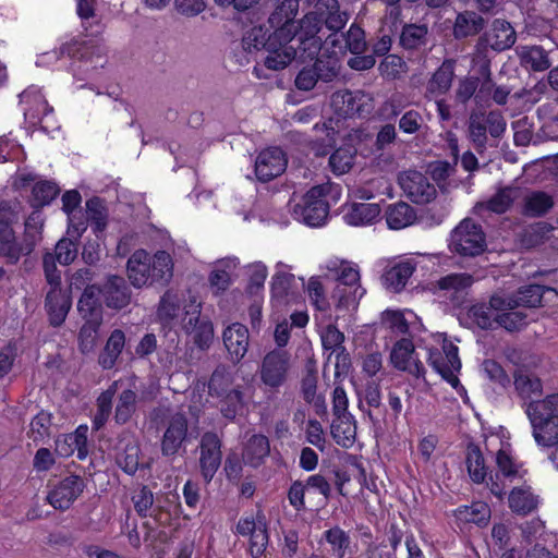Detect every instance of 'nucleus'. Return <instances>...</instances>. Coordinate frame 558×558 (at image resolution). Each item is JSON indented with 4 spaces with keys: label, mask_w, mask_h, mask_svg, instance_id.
<instances>
[{
    "label": "nucleus",
    "mask_w": 558,
    "mask_h": 558,
    "mask_svg": "<svg viewBox=\"0 0 558 558\" xmlns=\"http://www.w3.org/2000/svg\"><path fill=\"white\" fill-rule=\"evenodd\" d=\"M181 326L183 331L192 338L196 348L208 350L214 341V324L208 316L202 315V304L192 302L184 306Z\"/></svg>",
    "instance_id": "0eeeda50"
},
{
    "label": "nucleus",
    "mask_w": 558,
    "mask_h": 558,
    "mask_svg": "<svg viewBox=\"0 0 558 558\" xmlns=\"http://www.w3.org/2000/svg\"><path fill=\"white\" fill-rule=\"evenodd\" d=\"M517 187H500L488 201L478 203L476 207L485 208L488 211L501 215L510 209L517 197Z\"/></svg>",
    "instance_id": "ea45409f"
},
{
    "label": "nucleus",
    "mask_w": 558,
    "mask_h": 558,
    "mask_svg": "<svg viewBox=\"0 0 558 558\" xmlns=\"http://www.w3.org/2000/svg\"><path fill=\"white\" fill-rule=\"evenodd\" d=\"M398 181L413 203L427 204L436 197L437 192L434 184L420 171H404L399 174Z\"/></svg>",
    "instance_id": "4468645a"
},
{
    "label": "nucleus",
    "mask_w": 558,
    "mask_h": 558,
    "mask_svg": "<svg viewBox=\"0 0 558 558\" xmlns=\"http://www.w3.org/2000/svg\"><path fill=\"white\" fill-rule=\"evenodd\" d=\"M490 508L487 504L482 501L473 502L470 506L460 507L457 510V518L460 521L474 523L478 526L487 525L490 519Z\"/></svg>",
    "instance_id": "09e8293b"
},
{
    "label": "nucleus",
    "mask_w": 558,
    "mask_h": 558,
    "mask_svg": "<svg viewBox=\"0 0 558 558\" xmlns=\"http://www.w3.org/2000/svg\"><path fill=\"white\" fill-rule=\"evenodd\" d=\"M509 508L519 515H527L538 505V498L531 492V487H514L508 497Z\"/></svg>",
    "instance_id": "4c0bfd02"
},
{
    "label": "nucleus",
    "mask_w": 558,
    "mask_h": 558,
    "mask_svg": "<svg viewBox=\"0 0 558 558\" xmlns=\"http://www.w3.org/2000/svg\"><path fill=\"white\" fill-rule=\"evenodd\" d=\"M101 324L102 322L84 320L77 336L78 350L82 354L86 355L95 350Z\"/></svg>",
    "instance_id": "864d4df0"
},
{
    "label": "nucleus",
    "mask_w": 558,
    "mask_h": 558,
    "mask_svg": "<svg viewBox=\"0 0 558 558\" xmlns=\"http://www.w3.org/2000/svg\"><path fill=\"white\" fill-rule=\"evenodd\" d=\"M86 487L80 475L71 474L59 481L47 495V501L57 510H68Z\"/></svg>",
    "instance_id": "9b49d317"
},
{
    "label": "nucleus",
    "mask_w": 558,
    "mask_h": 558,
    "mask_svg": "<svg viewBox=\"0 0 558 558\" xmlns=\"http://www.w3.org/2000/svg\"><path fill=\"white\" fill-rule=\"evenodd\" d=\"M448 247L461 257H476L486 248V235L481 225L472 219H463L450 233Z\"/></svg>",
    "instance_id": "20e7f679"
},
{
    "label": "nucleus",
    "mask_w": 558,
    "mask_h": 558,
    "mask_svg": "<svg viewBox=\"0 0 558 558\" xmlns=\"http://www.w3.org/2000/svg\"><path fill=\"white\" fill-rule=\"evenodd\" d=\"M330 434L337 445L350 448L354 444L356 436L354 416L348 414V416L335 417L330 425Z\"/></svg>",
    "instance_id": "f704fd0d"
},
{
    "label": "nucleus",
    "mask_w": 558,
    "mask_h": 558,
    "mask_svg": "<svg viewBox=\"0 0 558 558\" xmlns=\"http://www.w3.org/2000/svg\"><path fill=\"white\" fill-rule=\"evenodd\" d=\"M198 469L202 480L209 484L222 463V440L215 432H205L197 446Z\"/></svg>",
    "instance_id": "1a4fd4ad"
},
{
    "label": "nucleus",
    "mask_w": 558,
    "mask_h": 558,
    "mask_svg": "<svg viewBox=\"0 0 558 558\" xmlns=\"http://www.w3.org/2000/svg\"><path fill=\"white\" fill-rule=\"evenodd\" d=\"M50 290L45 298V310L48 315L50 326L60 327L65 322V318L72 306V299L70 294L61 289V286L48 283Z\"/></svg>",
    "instance_id": "6ab92c4d"
},
{
    "label": "nucleus",
    "mask_w": 558,
    "mask_h": 558,
    "mask_svg": "<svg viewBox=\"0 0 558 558\" xmlns=\"http://www.w3.org/2000/svg\"><path fill=\"white\" fill-rule=\"evenodd\" d=\"M546 291L555 292V289L542 286V284H526L520 287L515 293H513V304L515 307L536 308L542 306L544 293Z\"/></svg>",
    "instance_id": "c9c22d12"
},
{
    "label": "nucleus",
    "mask_w": 558,
    "mask_h": 558,
    "mask_svg": "<svg viewBox=\"0 0 558 558\" xmlns=\"http://www.w3.org/2000/svg\"><path fill=\"white\" fill-rule=\"evenodd\" d=\"M521 64L531 71L542 72L551 66L547 51L541 46L525 48L520 54Z\"/></svg>",
    "instance_id": "8fccbe9b"
},
{
    "label": "nucleus",
    "mask_w": 558,
    "mask_h": 558,
    "mask_svg": "<svg viewBox=\"0 0 558 558\" xmlns=\"http://www.w3.org/2000/svg\"><path fill=\"white\" fill-rule=\"evenodd\" d=\"M317 73L318 82L330 83L340 74V62L336 56H320L312 65Z\"/></svg>",
    "instance_id": "4d7b16f0"
},
{
    "label": "nucleus",
    "mask_w": 558,
    "mask_h": 558,
    "mask_svg": "<svg viewBox=\"0 0 558 558\" xmlns=\"http://www.w3.org/2000/svg\"><path fill=\"white\" fill-rule=\"evenodd\" d=\"M298 0H283L268 19L269 26L257 25L246 31L241 40L243 51L256 62L254 74L262 77L260 65L271 71L286 69L296 56L291 44L295 37L294 19Z\"/></svg>",
    "instance_id": "f257e3e1"
},
{
    "label": "nucleus",
    "mask_w": 558,
    "mask_h": 558,
    "mask_svg": "<svg viewBox=\"0 0 558 558\" xmlns=\"http://www.w3.org/2000/svg\"><path fill=\"white\" fill-rule=\"evenodd\" d=\"M306 19L314 20V28L319 33L323 26L339 32L348 21V14L340 11L338 0H317L314 11L306 15Z\"/></svg>",
    "instance_id": "f8f14e48"
},
{
    "label": "nucleus",
    "mask_w": 558,
    "mask_h": 558,
    "mask_svg": "<svg viewBox=\"0 0 558 558\" xmlns=\"http://www.w3.org/2000/svg\"><path fill=\"white\" fill-rule=\"evenodd\" d=\"M385 218L389 229L400 230L414 223L416 211L411 205L400 201L387 206Z\"/></svg>",
    "instance_id": "7c9ffc66"
},
{
    "label": "nucleus",
    "mask_w": 558,
    "mask_h": 558,
    "mask_svg": "<svg viewBox=\"0 0 558 558\" xmlns=\"http://www.w3.org/2000/svg\"><path fill=\"white\" fill-rule=\"evenodd\" d=\"M287 157L279 147L262 150L255 160V174L258 181L269 182L286 171Z\"/></svg>",
    "instance_id": "a211bd4d"
},
{
    "label": "nucleus",
    "mask_w": 558,
    "mask_h": 558,
    "mask_svg": "<svg viewBox=\"0 0 558 558\" xmlns=\"http://www.w3.org/2000/svg\"><path fill=\"white\" fill-rule=\"evenodd\" d=\"M345 41V47L353 54L364 53L367 48L365 32L356 23H353L345 34L341 35Z\"/></svg>",
    "instance_id": "69168bd1"
},
{
    "label": "nucleus",
    "mask_w": 558,
    "mask_h": 558,
    "mask_svg": "<svg viewBox=\"0 0 558 558\" xmlns=\"http://www.w3.org/2000/svg\"><path fill=\"white\" fill-rule=\"evenodd\" d=\"M223 344L233 364H238L246 354L250 335L246 326L233 323L222 333Z\"/></svg>",
    "instance_id": "412c9836"
},
{
    "label": "nucleus",
    "mask_w": 558,
    "mask_h": 558,
    "mask_svg": "<svg viewBox=\"0 0 558 558\" xmlns=\"http://www.w3.org/2000/svg\"><path fill=\"white\" fill-rule=\"evenodd\" d=\"M294 276L292 274L277 270L271 278V302L275 306H281L287 303L288 291Z\"/></svg>",
    "instance_id": "6e6d98bb"
},
{
    "label": "nucleus",
    "mask_w": 558,
    "mask_h": 558,
    "mask_svg": "<svg viewBox=\"0 0 558 558\" xmlns=\"http://www.w3.org/2000/svg\"><path fill=\"white\" fill-rule=\"evenodd\" d=\"M59 194L60 187L56 182L49 180L36 182L32 190V207L43 208L50 205Z\"/></svg>",
    "instance_id": "3c124183"
},
{
    "label": "nucleus",
    "mask_w": 558,
    "mask_h": 558,
    "mask_svg": "<svg viewBox=\"0 0 558 558\" xmlns=\"http://www.w3.org/2000/svg\"><path fill=\"white\" fill-rule=\"evenodd\" d=\"M305 490H312L313 496L315 493L323 496L315 502L316 510L327 505L331 496L330 483L319 473L310 475L305 481H293L288 489L287 498L290 506L298 512L308 510L305 502ZM310 510L313 509L310 508Z\"/></svg>",
    "instance_id": "423d86ee"
},
{
    "label": "nucleus",
    "mask_w": 558,
    "mask_h": 558,
    "mask_svg": "<svg viewBox=\"0 0 558 558\" xmlns=\"http://www.w3.org/2000/svg\"><path fill=\"white\" fill-rule=\"evenodd\" d=\"M465 464L470 478L475 484L489 482L488 468L485 464L484 456L478 445L470 442L466 447Z\"/></svg>",
    "instance_id": "c85d7f7f"
},
{
    "label": "nucleus",
    "mask_w": 558,
    "mask_h": 558,
    "mask_svg": "<svg viewBox=\"0 0 558 558\" xmlns=\"http://www.w3.org/2000/svg\"><path fill=\"white\" fill-rule=\"evenodd\" d=\"M517 40V34L512 25L504 19H495L490 29L483 33L476 44L477 50L490 47L495 51H504L511 48Z\"/></svg>",
    "instance_id": "dca6fc26"
},
{
    "label": "nucleus",
    "mask_w": 558,
    "mask_h": 558,
    "mask_svg": "<svg viewBox=\"0 0 558 558\" xmlns=\"http://www.w3.org/2000/svg\"><path fill=\"white\" fill-rule=\"evenodd\" d=\"M378 204L354 203L344 215V220L351 226L371 225L380 216Z\"/></svg>",
    "instance_id": "e433bc0d"
},
{
    "label": "nucleus",
    "mask_w": 558,
    "mask_h": 558,
    "mask_svg": "<svg viewBox=\"0 0 558 558\" xmlns=\"http://www.w3.org/2000/svg\"><path fill=\"white\" fill-rule=\"evenodd\" d=\"M125 345V333L121 329L111 331L102 351L98 356V364L102 369H111L114 367L120 354Z\"/></svg>",
    "instance_id": "2f4dec72"
},
{
    "label": "nucleus",
    "mask_w": 558,
    "mask_h": 558,
    "mask_svg": "<svg viewBox=\"0 0 558 558\" xmlns=\"http://www.w3.org/2000/svg\"><path fill=\"white\" fill-rule=\"evenodd\" d=\"M538 446L553 447L558 445V417L532 430Z\"/></svg>",
    "instance_id": "338daca9"
},
{
    "label": "nucleus",
    "mask_w": 558,
    "mask_h": 558,
    "mask_svg": "<svg viewBox=\"0 0 558 558\" xmlns=\"http://www.w3.org/2000/svg\"><path fill=\"white\" fill-rule=\"evenodd\" d=\"M234 377L230 368L225 364H219L211 373L208 383V395L211 398H218L232 390Z\"/></svg>",
    "instance_id": "a19ab883"
},
{
    "label": "nucleus",
    "mask_w": 558,
    "mask_h": 558,
    "mask_svg": "<svg viewBox=\"0 0 558 558\" xmlns=\"http://www.w3.org/2000/svg\"><path fill=\"white\" fill-rule=\"evenodd\" d=\"M324 537L331 545L333 551L337 553L338 558H343L350 546L349 534L339 526H333L324 532Z\"/></svg>",
    "instance_id": "774afa93"
},
{
    "label": "nucleus",
    "mask_w": 558,
    "mask_h": 558,
    "mask_svg": "<svg viewBox=\"0 0 558 558\" xmlns=\"http://www.w3.org/2000/svg\"><path fill=\"white\" fill-rule=\"evenodd\" d=\"M525 413L530 420L532 430L556 421L558 417V393L547 396L543 400L526 403Z\"/></svg>",
    "instance_id": "4be33fe9"
},
{
    "label": "nucleus",
    "mask_w": 558,
    "mask_h": 558,
    "mask_svg": "<svg viewBox=\"0 0 558 558\" xmlns=\"http://www.w3.org/2000/svg\"><path fill=\"white\" fill-rule=\"evenodd\" d=\"M468 318L482 330H495L497 324V314L494 316L486 303H476L466 312Z\"/></svg>",
    "instance_id": "5fc2aeb1"
},
{
    "label": "nucleus",
    "mask_w": 558,
    "mask_h": 558,
    "mask_svg": "<svg viewBox=\"0 0 558 558\" xmlns=\"http://www.w3.org/2000/svg\"><path fill=\"white\" fill-rule=\"evenodd\" d=\"M496 464L498 470L496 473H489L487 486L492 494L501 499L505 495L506 487L501 477L509 480L517 477L519 475L520 464L504 449L497 451Z\"/></svg>",
    "instance_id": "aec40b11"
},
{
    "label": "nucleus",
    "mask_w": 558,
    "mask_h": 558,
    "mask_svg": "<svg viewBox=\"0 0 558 558\" xmlns=\"http://www.w3.org/2000/svg\"><path fill=\"white\" fill-rule=\"evenodd\" d=\"M141 448L130 435L119 440L117 445L116 462L129 475H134L140 465Z\"/></svg>",
    "instance_id": "393cba45"
},
{
    "label": "nucleus",
    "mask_w": 558,
    "mask_h": 558,
    "mask_svg": "<svg viewBox=\"0 0 558 558\" xmlns=\"http://www.w3.org/2000/svg\"><path fill=\"white\" fill-rule=\"evenodd\" d=\"M329 192L327 185H315L311 187L301 201L291 208L293 218L310 227H320L326 223L330 206L326 199Z\"/></svg>",
    "instance_id": "7ed1b4c3"
},
{
    "label": "nucleus",
    "mask_w": 558,
    "mask_h": 558,
    "mask_svg": "<svg viewBox=\"0 0 558 558\" xmlns=\"http://www.w3.org/2000/svg\"><path fill=\"white\" fill-rule=\"evenodd\" d=\"M402 541V532L391 526L387 539L371 542L364 551L365 558H397L396 550Z\"/></svg>",
    "instance_id": "c756f323"
},
{
    "label": "nucleus",
    "mask_w": 558,
    "mask_h": 558,
    "mask_svg": "<svg viewBox=\"0 0 558 558\" xmlns=\"http://www.w3.org/2000/svg\"><path fill=\"white\" fill-rule=\"evenodd\" d=\"M137 395L132 389H124L118 398L114 410V422L118 425L129 423L136 412Z\"/></svg>",
    "instance_id": "de8ad7c7"
},
{
    "label": "nucleus",
    "mask_w": 558,
    "mask_h": 558,
    "mask_svg": "<svg viewBox=\"0 0 558 558\" xmlns=\"http://www.w3.org/2000/svg\"><path fill=\"white\" fill-rule=\"evenodd\" d=\"M355 149L351 146L337 148L329 157V167L337 174H343L351 170L354 163Z\"/></svg>",
    "instance_id": "052dcab7"
},
{
    "label": "nucleus",
    "mask_w": 558,
    "mask_h": 558,
    "mask_svg": "<svg viewBox=\"0 0 558 558\" xmlns=\"http://www.w3.org/2000/svg\"><path fill=\"white\" fill-rule=\"evenodd\" d=\"M514 389L520 398L529 399L533 396L539 397L543 392L542 380L534 374L525 371L514 373Z\"/></svg>",
    "instance_id": "49530a36"
},
{
    "label": "nucleus",
    "mask_w": 558,
    "mask_h": 558,
    "mask_svg": "<svg viewBox=\"0 0 558 558\" xmlns=\"http://www.w3.org/2000/svg\"><path fill=\"white\" fill-rule=\"evenodd\" d=\"M486 26V20L475 11L465 10L456 16L452 34L458 40L481 34Z\"/></svg>",
    "instance_id": "a878e982"
},
{
    "label": "nucleus",
    "mask_w": 558,
    "mask_h": 558,
    "mask_svg": "<svg viewBox=\"0 0 558 558\" xmlns=\"http://www.w3.org/2000/svg\"><path fill=\"white\" fill-rule=\"evenodd\" d=\"M189 434V420L182 412L172 414L163 432L160 450L163 457H174L179 453Z\"/></svg>",
    "instance_id": "ddd939ff"
},
{
    "label": "nucleus",
    "mask_w": 558,
    "mask_h": 558,
    "mask_svg": "<svg viewBox=\"0 0 558 558\" xmlns=\"http://www.w3.org/2000/svg\"><path fill=\"white\" fill-rule=\"evenodd\" d=\"M182 308V298L173 290H167L160 298L157 317L162 325L171 324L178 318Z\"/></svg>",
    "instance_id": "79ce46f5"
},
{
    "label": "nucleus",
    "mask_w": 558,
    "mask_h": 558,
    "mask_svg": "<svg viewBox=\"0 0 558 558\" xmlns=\"http://www.w3.org/2000/svg\"><path fill=\"white\" fill-rule=\"evenodd\" d=\"M291 369V354L284 349H272L265 354L258 368L262 384L272 392L286 385Z\"/></svg>",
    "instance_id": "39448f33"
},
{
    "label": "nucleus",
    "mask_w": 558,
    "mask_h": 558,
    "mask_svg": "<svg viewBox=\"0 0 558 558\" xmlns=\"http://www.w3.org/2000/svg\"><path fill=\"white\" fill-rule=\"evenodd\" d=\"M12 213L0 207V257L9 265H16L22 256L29 255L35 248V241L25 239L20 243L12 228Z\"/></svg>",
    "instance_id": "6e6552de"
},
{
    "label": "nucleus",
    "mask_w": 558,
    "mask_h": 558,
    "mask_svg": "<svg viewBox=\"0 0 558 558\" xmlns=\"http://www.w3.org/2000/svg\"><path fill=\"white\" fill-rule=\"evenodd\" d=\"M53 54L57 59L66 56L74 61L93 63L94 47L85 41L72 39L61 45L59 49L53 50Z\"/></svg>",
    "instance_id": "37998d69"
},
{
    "label": "nucleus",
    "mask_w": 558,
    "mask_h": 558,
    "mask_svg": "<svg viewBox=\"0 0 558 558\" xmlns=\"http://www.w3.org/2000/svg\"><path fill=\"white\" fill-rule=\"evenodd\" d=\"M101 299L106 307L112 311H121L128 307L132 301V290L126 280L119 275H108L99 284Z\"/></svg>",
    "instance_id": "2eb2a0df"
},
{
    "label": "nucleus",
    "mask_w": 558,
    "mask_h": 558,
    "mask_svg": "<svg viewBox=\"0 0 558 558\" xmlns=\"http://www.w3.org/2000/svg\"><path fill=\"white\" fill-rule=\"evenodd\" d=\"M468 138L477 154L483 155L487 149V128L483 114L472 113L468 121Z\"/></svg>",
    "instance_id": "c03bdc74"
},
{
    "label": "nucleus",
    "mask_w": 558,
    "mask_h": 558,
    "mask_svg": "<svg viewBox=\"0 0 558 558\" xmlns=\"http://www.w3.org/2000/svg\"><path fill=\"white\" fill-rule=\"evenodd\" d=\"M415 269L416 265L411 260L399 262L385 270L381 276L383 284L392 292H400Z\"/></svg>",
    "instance_id": "bb28decb"
},
{
    "label": "nucleus",
    "mask_w": 558,
    "mask_h": 558,
    "mask_svg": "<svg viewBox=\"0 0 558 558\" xmlns=\"http://www.w3.org/2000/svg\"><path fill=\"white\" fill-rule=\"evenodd\" d=\"M270 453L268 437L262 434L251 436L244 447L243 457L247 464L258 468Z\"/></svg>",
    "instance_id": "72a5a7b5"
},
{
    "label": "nucleus",
    "mask_w": 558,
    "mask_h": 558,
    "mask_svg": "<svg viewBox=\"0 0 558 558\" xmlns=\"http://www.w3.org/2000/svg\"><path fill=\"white\" fill-rule=\"evenodd\" d=\"M426 24H404L400 34V45L407 50H416L427 44Z\"/></svg>",
    "instance_id": "a18cd8bd"
},
{
    "label": "nucleus",
    "mask_w": 558,
    "mask_h": 558,
    "mask_svg": "<svg viewBox=\"0 0 558 558\" xmlns=\"http://www.w3.org/2000/svg\"><path fill=\"white\" fill-rule=\"evenodd\" d=\"M474 281V277L468 272H451L436 280L433 289L435 293L441 292L440 295L453 307H460L465 303Z\"/></svg>",
    "instance_id": "9d476101"
},
{
    "label": "nucleus",
    "mask_w": 558,
    "mask_h": 558,
    "mask_svg": "<svg viewBox=\"0 0 558 558\" xmlns=\"http://www.w3.org/2000/svg\"><path fill=\"white\" fill-rule=\"evenodd\" d=\"M99 284L86 287L77 301V312L83 320L102 322L104 310Z\"/></svg>",
    "instance_id": "5701e85b"
},
{
    "label": "nucleus",
    "mask_w": 558,
    "mask_h": 558,
    "mask_svg": "<svg viewBox=\"0 0 558 558\" xmlns=\"http://www.w3.org/2000/svg\"><path fill=\"white\" fill-rule=\"evenodd\" d=\"M52 414L48 411L41 410L31 422L28 437L35 442L43 441L45 438L50 436Z\"/></svg>",
    "instance_id": "680f3d73"
},
{
    "label": "nucleus",
    "mask_w": 558,
    "mask_h": 558,
    "mask_svg": "<svg viewBox=\"0 0 558 558\" xmlns=\"http://www.w3.org/2000/svg\"><path fill=\"white\" fill-rule=\"evenodd\" d=\"M317 366L313 359H307L304 365L303 376L301 379V395L303 399L311 398L317 395Z\"/></svg>",
    "instance_id": "e2e57ef3"
},
{
    "label": "nucleus",
    "mask_w": 558,
    "mask_h": 558,
    "mask_svg": "<svg viewBox=\"0 0 558 558\" xmlns=\"http://www.w3.org/2000/svg\"><path fill=\"white\" fill-rule=\"evenodd\" d=\"M527 315L521 311L508 310L505 313L497 314L498 327L505 328L507 331L513 332L523 329L527 325Z\"/></svg>",
    "instance_id": "0e129e2a"
},
{
    "label": "nucleus",
    "mask_w": 558,
    "mask_h": 558,
    "mask_svg": "<svg viewBox=\"0 0 558 558\" xmlns=\"http://www.w3.org/2000/svg\"><path fill=\"white\" fill-rule=\"evenodd\" d=\"M126 272L134 288L150 286L149 254L145 250H136L128 259Z\"/></svg>",
    "instance_id": "b1692460"
},
{
    "label": "nucleus",
    "mask_w": 558,
    "mask_h": 558,
    "mask_svg": "<svg viewBox=\"0 0 558 558\" xmlns=\"http://www.w3.org/2000/svg\"><path fill=\"white\" fill-rule=\"evenodd\" d=\"M86 230L84 221L69 223L66 235L62 236L54 245L53 251H46L43 255V270L47 283L56 286L62 284L61 271L57 263L61 266L71 265L78 255L80 238Z\"/></svg>",
    "instance_id": "f03ea898"
},
{
    "label": "nucleus",
    "mask_w": 558,
    "mask_h": 558,
    "mask_svg": "<svg viewBox=\"0 0 558 558\" xmlns=\"http://www.w3.org/2000/svg\"><path fill=\"white\" fill-rule=\"evenodd\" d=\"M456 60L445 59L427 82V92L437 97L447 94L454 78Z\"/></svg>",
    "instance_id": "cd10ccee"
},
{
    "label": "nucleus",
    "mask_w": 558,
    "mask_h": 558,
    "mask_svg": "<svg viewBox=\"0 0 558 558\" xmlns=\"http://www.w3.org/2000/svg\"><path fill=\"white\" fill-rule=\"evenodd\" d=\"M150 284H167L173 276V262L169 253L158 251L149 256Z\"/></svg>",
    "instance_id": "473e14b6"
},
{
    "label": "nucleus",
    "mask_w": 558,
    "mask_h": 558,
    "mask_svg": "<svg viewBox=\"0 0 558 558\" xmlns=\"http://www.w3.org/2000/svg\"><path fill=\"white\" fill-rule=\"evenodd\" d=\"M86 216L90 221L93 231L98 236V233L106 229L108 219L107 208L100 197L94 196L86 201Z\"/></svg>",
    "instance_id": "603ef678"
},
{
    "label": "nucleus",
    "mask_w": 558,
    "mask_h": 558,
    "mask_svg": "<svg viewBox=\"0 0 558 558\" xmlns=\"http://www.w3.org/2000/svg\"><path fill=\"white\" fill-rule=\"evenodd\" d=\"M390 362L398 371L408 372L416 378L425 376L424 365L416 356L415 347L411 339L401 338L393 344Z\"/></svg>",
    "instance_id": "f3484780"
},
{
    "label": "nucleus",
    "mask_w": 558,
    "mask_h": 558,
    "mask_svg": "<svg viewBox=\"0 0 558 558\" xmlns=\"http://www.w3.org/2000/svg\"><path fill=\"white\" fill-rule=\"evenodd\" d=\"M217 399L219 400L221 415L229 421H234L245 409L244 392L240 385Z\"/></svg>",
    "instance_id": "58836bf2"
},
{
    "label": "nucleus",
    "mask_w": 558,
    "mask_h": 558,
    "mask_svg": "<svg viewBox=\"0 0 558 558\" xmlns=\"http://www.w3.org/2000/svg\"><path fill=\"white\" fill-rule=\"evenodd\" d=\"M296 40L299 43L298 47L293 48L296 50V56L302 60V62H305L306 60H313L316 58H319V52L323 47V41L319 36L316 35H306L303 37L300 35L298 38L294 37L293 41Z\"/></svg>",
    "instance_id": "13d9d810"
},
{
    "label": "nucleus",
    "mask_w": 558,
    "mask_h": 558,
    "mask_svg": "<svg viewBox=\"0 0 558 558\" xmlns=\"http://www.w3.org/2000/svg\"><path fill=\"white\" fill-rule=\"evenodd\" d=\"M554 206L551 196L545 192H533L525 198L523 213L529 217L544 216Z\"/></svg>",
    "instance_id": "bf43d9fd"
}]
</instances>
